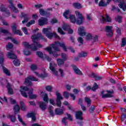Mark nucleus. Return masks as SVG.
<instances>
[{"label": "nucleus", "mask_w": 126, "mask_h": 126, "mask_svg": "<svg viewBox=\"0 0 126 126\" xmlns=\"http://www.w3.org/2000/svg\"><path fill=\"white\" fill-rule=\"evenodd\" d=\"M40 39H43V36L41 33H38L37 34H34L32 36V39L34 44L30 45L28 42H23V46L25 48L24 50V54L25 56H29L31 53L28 51V49H31L32 51H37V48H42V45L38 43V41Z\"/></svg>", "instance_id": "f257e3e1"}, {"label": "nucleus", "mask_w": 126, "mask_h": 126, "mask_svg": "<svg viewBox=\"0 0 126 126\" xmlns=\"http://www.w3.org/2000/svg\"><path fill=\"white\" fill-rule=\"evenodd\" d=\"M59 46L61 47L63 51L66 52L67 48H66L64 42H60L59 41H56L54 44H51L50 46L45 48V50L48 52L50 55H53L55 58H58V57L60 56V54H58V52H60Z\"/></svg>", "instance_id": "f03ea898"}, {"label": "nucleus", "mask_w": 126, "mask_h": 126, "mask_svg": "<svg viewBox=\"0 0 126 126\" xmlns=\"http://www.w3.org/2000/svg\"><path fill=\"white\" fill-rule=\"evenodd\" d=\"M20 92L23 97L27 98L29 96L30 99H36L37 94H33V89H29L27 87L21 86Z\"/></svg>", "instance_id": "7ed1b4c3"}, {"label": "nucleus", "mask_w": 126, "mask_h": 126, "mask_svg": "<svg viewBox=\"0 0 126 126\" xmlns=\"http://www.w3.org/2000/svg\"><path fill=\"white\" fill-rule=\"evenodd\" d=\"M49 31H52V27L43 29L42 33L45 34L48 39H53V37L56 39H60V36L56 32L50 33L49 32Z\"/></svg>", "instance_id": "20e7f679"}, {"label": "nucleus", "mask_w": 126, "mask_h": 126, "mask_svg": "<svg viewBox=\"0 0 126 126\" xmlns=\"http://www.w3.org/2000/svg\"><path fill=\"white\" fill-rule=\"evenodd\" d=\"M75 14L77 17V19L76 20V24H78V25H81V24H83L84 22V16L78 11H75Z\"/></svg>", "instance_id": "39448f33"}, {"label": "nucleus", "mask_w": 126, "mask_h": 126, "mask_svg": "<svg viewBox=\"0 0 126 126\" xmlns=\"http://www.w3.org/2000/svg\"><path fill=\"white\" fill-rule=\"evenodd\" d=\"M7 57L9 59H13V60H15L13 63L15 66H19V65H20V61H19L18 59H16L17 57L14 55V53H13V52H8L7 54Z\"/></svg>", "instance_id": "423d86ee"}, {"label": "nucleus", "mask_w": 126, "mask_h": 126, "mask_svg": "<svg viewBox=\"0 0 126 126\" xmlns=\"http://www.w3.org/2000/svg\"><path fill=\"white\" fill-rule=\"evenodd\" d=\"M31 81H39V80L34 76H29L26 78L25 80V84L27 86H32L33 84H32V82Z\"/></svg>", "instance_id": "0eeeda50"}, {"label": "nucleus", "mask_w": 126, "mask_h": 126, "mask_svg": "<svg viewBox=\"0 0 126 126\" xmlns=\"http://www.w3.org/2000/svg\"><path fill=\"white\" fill-rule=\"evenodd\" d=\"M53 11L52 8H47L46 11H45L44 9H39V13L40 15L42 16H46V17H50L51 16V12Z\"/></svg>", "instance_id": "6e6552de"}, {"label": "nucleus", "mask_w": 126, "mask_h": 126, "mask_svg": "<svg viewBox=\"0 0 126 126\" xmlns=\"http://www.w3.org/2000/svg\"><path fill=\"white\" fill-rule=\"evenodd\" d=\"M4 82H5L6 83V87L8 89V93H9V94H11V95H12V94H13V90H12V89H11V85L9 83H8L7 81L3 79V78H0V82L1 84H2H2H3Z\"/></svg>", "instance_id": "1a4fd4ad"}, {"label": "nucleus", "mask_w": 126, "mask_h": 126, "mask_svg": "<svg viewBox=\"0 0 126 126\" xmlns=\"http://www.w3.org/2000/svg\"><path fill=\"white\" fill-rule=\"evenodd\" d=\"M57 66V64H56L55 62H52L50 63L49 69L52 71V73L56 76H58L59 75V72L56 69Z\"/></svg>", "instance_id": "9d476101"}, {"label": "nucleus", "mask_w": 126, "mask_h": 126, "mask_svg": "<svg viewBox=\"0 0 126 126\" xmlns=\"http://www.w3.org/2000/svg\"><path fill=\"white\" fill-rule=\"evenodd\" d=\"M102 98H111L113 97L114 91H106L101 92Z\"/></svg>", "instance_id": "9b49d317"}, {"label": "nucleus", "mask_w": 126, "mask_h": 126, "mask_svg": "<svg viewBox=\"0 0 126 126\" xmlns=\"http://www.w3.org/2000/svg\"><path fill=\"white\" fill-rule=\"evenodd\" d=\"M56 95L57 96V99H56V103L58 107H61L62 106V101L61 100H63V97L62 96V94H60L58 91L56 93Z\"/></svg>", "instance_id": "f8f14e48"}, {"label": "nucleus", "mask_w": 126, "mask_h": 126, "mask_svg": "<svg viewBox=\"0 0 126 126\" xmlns=\"http://www.w3.org/2000/svg\"><path fill=\"white\" fill-rule=\"evenodd\" d=\"M115 2H119L118 6L120 8H121L124 11H126V3L123 1V0H114Z\"/></svg>", "instance_id": "ddd939ff"}, {"label": "nucleus", "mask_w": 126, "mask_h": 126, "mask_svg": "<svg viewBox=\"0 0 126 126\" xmlns=\"http://www.w3.org/2000/svg\"><path fill=\"white\" fill-rule=\"evenodd\" d=\"M8 1L10 3V5H9L10 9H11L12 11H13V12H15V13H18V12H19V11L18 10V9H17V8L15 7L14 4H13V3H12V0H8Z\"/></svg>", "instance_id": "4468645a"}, {"label": "nucleus", "mask_w": 126, "mask_h": 126, "mask_svg": "<svg viewBox=\"0 0 126 126\" xmlns=\"http://www.w3.org/2000/svg\"><path fill=\"white\" fill-rule=\"evenodd\" d=\"M62 28L64 31H67L69 34L73 33V30L70 29V26L67 24H64L62 26Z\"/></svg>", "instance_id": "2eb2a0df"}, {"label": "nucleus", "mask_w": 126, "mask_h": 126, "mask_svg": "<svg viewBox=\"0 0 126 126\" xmlns=\"http://www.w3.org/2000/svg\"><path fill=\"white\" fill-rule=\"evenodd\" d=\"M100 22H101V23H104V22H111V18L107 15H106L105 16H101L100 17Z\"/></svg>", "instance_id": "dca6fc26"}, {"label": "nucleus", "mask_w": 126, "mask_h": 126, "mask_svg": "<svg viewBox=\"0 0 126 126\" xmlns=\"http://www.w3.org/2000/svg\"><path fill=\"white\" fill-rule=\"evenodd\" d=\"M48 19L46 18L41 17L38 20V24L39 26H43V25L48 24Z\"/></svg>", "instance_id": "f3484780"}, {"label": "nucleus", "mask_w": 126, "mask_h": 126, "mask_svg": "<svg viewBox=\"0 0 126 126\" xmlns=\"http://www.w3.org/2000/svg\"><path fill=\"white\" fill-rule=\"evenodd\" d=\"M112 26H107L106 27V35L108 37H112L113 36V30Z\"/></svg>", "instance_id": "a211bd4d"}, {"label": "nucleus", "mask_w": 126, "mask_h": 126, "mask_svg": "<svg viewBox=\"0 0 126 126\" xmlns=\"http://www.w3.org/2000/svg\"><path fill=\"white\" fill-rule=\"evenodd\" d=\"M113 1H115L114 0H112ZM112 1V0H107V2L106 1H104V0H101L98 3L99 6H101L102 7H105L107 6V4H109L110 2Z\"/></svg>", "instance_id": "6ab92c4d"}, {"label": "nucleus", "mask_w": 126, "mask_h": 126, "mask_svg": "<svg viewBox=\"0 0 126 126\" xmlns=\"http://www.w3.org/2000/svg\"><path fill=\"white\" fill-rule=\"evenodd\" d=\"M0 10L2 12H6V17H8V16H9V15H10V13H9V11H8V10H7V9H6V8H5V6H4V5H3V4H2L0 6Z\"/></svg>", "instance_id": "aec40b11"}, {"label": "nucleus", "mask_w": 126, "mask_h": 126, "mask_svg": "<svg viewBox=\"0 0 126 126\" xmlns=\"http://www.w3.org/2000/svg\"><path fill=\"white\" fill-rule=\"evenodd\" d=\"M16 24H13V26H12L13 33L17 34V35H19L20 36H22V33L21 32V31L19 30H16Z\"/></svg>", "instance_id": "412c9836"}, {"label": "nucleus", "mask_w": 126, "mask_h": 126, "mask_svg": "<svg viewBox=\"0 0 126 126\" xmlns=\"http://www.w3.org/2000/svg\"><path fill=\"white\" fill-rule=\"evenodd\" d=\"M78 33L80 36H85V35H86L85 32V28L80 27L78 29Z\"/></svg>", "instance_id": "4be33fe9"}, {"label": "nucleus", "mask_w": 126, "mask_h": 126, "mask_svg": "<svg viewBox=\"0 0 126 126\" xmlns=\"http://www.w3.org/2000/svg\"><path fill=\"white\" fill-rule=\"evenodd\" d=\"M72 67L76 74H79V75H82L83 74L82 72L75 65H72Z\"/></svg>", "instance_id": "5701e85b"}, {"label": "nucleus", "mask_w": 126, "mask_h": 126, "mask_svg": "<svg viewBox=\"0 0 126 126\" xmlns=\"http://www.w3.org/2000/svg\"><path fill=\"white\" fill-rule=\"evenodd\" d=\"M41 98L43 99V101L48 104V103H49V97H48V94L43 92L41 93Z\"/></svg>", "instance_id": "b1692460"}, {"label": "nucleus", "mask_w": 126, "mask_h": 126, "mask_svg": "<svg viewBox=\"0 0 126 126\" xmlns=\"http://www.w3.org/2000/svg\"><path fill=\"white\" fill-rule=\"evenodd\" d=\"M34 74L36 75V76H37V77H40V78H44L46 76V72L45 71V69H43L42 70V73L39 74V73L37 72L34 71Z\"/></svg>", "instance_id": "393cba45"}, {"label": "nucleus", "mask_w": 126, "mask_h": 126, "mask_svg": "<svg viewBox=\"0 0 126 126\" xmlns=\"http://www.w3.org/2000/svg\"><path fill=\"white\" fill-rule=\"evenodd\" d=\"M35 115H36V114H35V113L31 112V113L28 114L27 117L28 118H32V122H35V121H36V117L35 116Z\"/></svg>", "instance_id": "a878e982"}, {"label": "nucleus", "mask_w": 126, "mask_h": 126, "mask_svg": "<svg viewBox=\"0 0 126 126\" xmlns=\"http://www.w3.org/2000/svg\"><path fill=\"white\" fill-rule=\"evenodd\" d=\"M89 76H90V77L94 78V79H95V80H100V79H101V78L100 77L96 75V74H95L94 73H90L89 74Z\"/></svg>", "instance_id": "bb28decb"}, {"label": "nucleus", "mask_w": 126, "mask_h": 126, "mask_svg": "<svg viewBox=\"0 0 126 126\" xmlns=\"http://www.w3.org/2000/svg\"><path fill=\"white\" fill-rule=\"evenodd\" d=\"M70 11L69 10H66L63 13V16L66 19H68L69 18V16H70Z\"/></svg>", "instance_id": "cd10ccee"}, {"label": "nucleus", "mask_w": 126, "mask_h": 126, "mask_svg": "<svg viewBox=\"0 0 126 126\" xmlns=\"http://www.w3.org/2000/svg\"><path fill=\"white\" fill-rule=\"evenodd\" d=\"M76 118L77 120H83L82 111H77L76 113Z\"/></svg>", "instance_id": "c85d7f7f"}, {"label": "nucleus", "mask_w": 126, "mask_h": 126, "mask_svg": "<svg viewBox=\"0 0 126 126\" xmlns=\"http://www.w3.org/2000/svg\"><path fill=\"white\" fill-rule=\"evenodd\" d=\"M39 107L41 110H45L47 107V103L44 102H39Z\"/></svg>", "instance_id": "c756f323"}, {"label": "nucleus", "mask_w": 126, "mask_h": 126, "mask_svg": "<svg viewBox=\"0 0 126 126\" xmlns=\"http://www.w3.org/2000/svg\"><path fill=\"white\" fill-rule=\"evenodd\" d=\"M7 118L11 120V122H15L16 120V118H15V116L13 115L8 114L7 115Z\"/></svg>", "instance_id": "7c9ffc66"}, {"label": "nucleus", "mask_w": 126, "mask_h": 126, "mask_svg": "<svg viewBox=\"0 0 126 126\" xmlns=\"http://www.w3.org/2000/svg\"><path fill=\"white\" fill-rule=\"evenodd\" d=\"M68 19H70V22L72 23H76V19H75V16L70 15Z\"/></svg>", "instance_id": "2f4dec72"}, {"label": "nucleus", "mask_w": 126, "mask_h": 126, "mask_svg": "<svg viewBox=\"0 0 126 126\" xmlns=\"http://www.w3.org/2000/svg\"><path fill=\"white\" fill-rule=\"evenodd\" d=\"M57 61L59 66H62V65H63L64 63V60H63L62 59H58Z\"/></svg>", "instance_id": "473e14b6"}, {"label": "nucleus", "mask_w": 126, "mask_h": 126, "mask_svg": "<svg viewBox=\"0 0 126 126\" xmlns=\"http://www.w3.org/2000/svg\"><path fill=\"white\" fill-rule=\"evenodd\" d=\"M63 104L65 106H67V108H68L69 110H70V111H72V110H73V109L71 107V105L68 103V102L64 101Z\"/></svg>", "instance_id": "72a5a7b5"}, {"label": "nucleus", "mask_w": 126, "mask_h": 126, "mask_svg": "<svg viewBox=\"0 0 126 126\" xmlns=\"http://www.w3.org/2000/svg\"><path fill=\"white\" fill-rule=\"evenodd\" d=\"M55 113L57 115H63V110L61 108H57L55 110Z\"/></svg>", "instance_id": "f704fd0d"}, {"label": "nucleus", "mask_w": 126, "mask_h": 126, "mask_svg": "<svg viewBox=\"0 0 126 126\" xmlns=\"http://www.w3.org/2000/svg\"><path fill=\"white\" fill-rule=\"evenodd\" d=\"M20 108L22 111H25L26 110V106H25V104L23 101H20Z\"/></svg>", "instance_id": "c9c22d12"}, {"label": "nucleus", "mask_w": 126, "mask_h": 126, "mask_svg": "<svg viewBox=\"0 0 126 126\" xmlns=\"http://www.w3.org/2000/svg\"><path fill=\"white\" fill-rule=\"evenodd\" d=\"M1 34H9L8 31L3 29L2 28H0V37Z\"/></svg>", "instance_id": "e433bc0d"}, {"label": "nucleus", "mask_w": 126, "mask_h": 126, "mask_svg": "<svg viewBox=\"0 0 126 126\" xmlns=\"http://www.w3.org/2000/svg\"><path fill=\"white\" fill-rule=\"evenodd\" d=\"M73 5L74 7H75V8H78V9L82 7V5L79 3H74L73 4Z\"/></svg>", "instance_id": "4c0bfd02"}, {"label": "nucleus", "mask_w": 126, "mask_h": 126, "mask_svg": "<svg viewBox=\"0 0 126 126\" xmlns=\"http://www.w3.org/2000/svg\"><path fill=\"white\" fill-rule=\"evenodd\" d=\"M3 71L8 76H10V72L7 69V68L3 67Z\"/></svg>", "instance_id": "58836bf2"}, {"label": "nucleus", "mask_w": 126, "mask_h": 126, "mask_svg": "<svg viewBox=\"0 0 126 126\" xmlns=\"http://www.w3.org/2000/svg\"><path fill=\"white\" fill-rule=\"evenodd\" d=\"M12 48H13V45L10 43H8L6 46V49L7 51H11V50H12Z\"/></svg>", "instance_id": "ea45409f"}, {"label": "nucleus", "mask_w": 126, "mask_h": 126, "mask_svg": "<svg viewBox=\"0 0 126 126\" xmlns=\"http://www.w3.org/2000/svg\"><path fill=\"white\" fill-rule=\"evenodd\" d=\"M82 102V99H80L79 100V103L81 105V107L82 110H83V111H86V107L85 106H84V105H83V104H81V102Z\"/></svg>", "instance_id": "a19ab883"}, {"label": "nucleus", "mask_w": 126, "mask_h": 126, "mask_svg": "<svg viewBox=\"0 0 126 126\" xmlns=\"http://www.w3.org/2000/svg\"><path fill=\"white\" fill-rule=\"evenodd\" d=\"M85 101L87 103L88 107H90V104H91V100L89 97H86L85 98Z\"/></svg>", "instance_id": "79ce46f5"}, {"label": "nucleus", "mask_w": 126, "mask_h": 126, "mask_svg": "<svg viewBox=\"0 0 126 126\" xmlns=\"http://www.w3.org/2000/svg\"><path fill=\"white\" fill-rule=\"evenodd\" d=\"M4 61V58L3 57V54H2V53H1L0 54V63L1 64H2V63H3Z\"/></svg>", "instance_id": "37998d69"}, {"label": "nucleus", "mask_w": 126, "mask_h": 126, "mask_svg": "<svg viewBox=\"0 0 126 126\" xmlns=\"http://www.w3.org/2000/svg\"><path fill=\"white\" fill-rule=\"evenodd\" d=\"M18 119L19 122L21 123L22 125H23V126H26V124H25V123L23 122V120H22V118H21V117L20 116V115H18Z\"/></svg>", "instance_id": "c03bdc74"}, {"label": "nucleus", "mask_w": 126, "mask_h": 126, "mask_svg": "<svg viewBox=\"0 0 126 126\" xmlns=\"http://www.w3.org/2000/svg\"><path fill=\"white\" fill-rule=\"evenodd\" d=\"M14 110L15 111V114H16L17 112H19V110H20V107H19V105H17L15 106L14 107Z\"/></svg>", "instance_id": "a18cd8bd"}, {"label": "nucleus", "mask_w": 126, "mask_h": 126, "mask_svg": "<svg viewBox=\"0 0 126 126\" xmlns=\"http://www.w3.org/2000/svg\"><path fill=\"white\" fill-rule=\"evenodd\" d=\"M92 38H93L92 34H91V33L86 34V39H87L88 41H89V40H91Z\"/></svg>", "instance_id": "49530a36"}, {"label": "nucleus", "mask_w": 126, "mask_h": 126, "mask_svg": "<svg viewBox=\"0 0 126 126\" xmlns=\"http://www.w3.org/2000/svg\"><path fill=\"white\" fill-rule=\"evenodd\" d=\"M45 89L46 90H47V91H48L49 92H52L53 91V87H52V86H47L45 87Z\"/></svg>", "instance_id": "de8ad7c7"}, {"label": "nucleus", "mask_w": 126, "mask_h": 126, "mask_svg": "<svg viewBox=\"0 0 126 126\" xmlns=\"http://www.w3.org/2000/svg\"><path fill=\"white\" fill-rule=\"evenodd\" d=\"M35 24V21L34 20L30 21V22H29L27 24V27H30V26H31V25H32V24Z\"/></svg>", "instance_id": "09e8293b"}, {"label": "nucleus", "mask_w": 126, "mask_h": 126, "mask_svg": "<svg viewBox=\"0 0 126 126\" xmlns=\"http://www.w3.org/2000/svg\"><path fill=\"white\" fill-rule=\"evenodd\" d=\"M22 30L23 31V32H24V34H25V35H29V33H28V30H27V28H26V27H23L22 28Z\"/></svg>", "instance_id": "8fccbe9b"}, {"label": "nucleus", "mask_w": 126, "mask_h": 126, "mask_svg": "<svg viewBox=\"0 0 126 126\" xmlns=\"http://www.w3.org/2000/svg\"><path fill=\"white\" fill-rule=\"evenodd\" d=\"M8 39H11V41L14 43V44H18V41L16 39H15L14 38H12L10 37H8L7 38H6V40H8Z\"/></svg>", "instance_id": "3c124183"}, {"label": "nucleus", "mask_w": 126, "mask_h": 126, "mask_svg": "<svg viewBox=\"0 0 126 126\" xmlns=\"http://www.w3.org/2000/svg\"><path fill=\"white\" fill-rule=\"evenodd\" d=\"M115 19L116 21H117V22H118L119 23H122V17L118 16L116 17Z\"/></svg>", "instance_id": "603ef678"}, {"label": "nucleus", "mask_w": 126, "mask_h": 126, "mask_svg": "<svg viewBox=\"0 0 126 126\" xmlns=\"http://www.w3.org/2000/svg\"><path fill=\"white\" fill-rule=\"evenodd\" d=\"M1 101H3V102H4L5 103H8L7 102V98L5 96H4L3 97L0 98V102L1 103Z\"/></svg>", "instance_id": "864d4df0"}, {"label": "nucleus", "mask_w": 126, "mask_h": 126, "mask_svg": "<svg viewBox=\"0 0 126 126\" xmlns=\"http://www.w3.org/2000/svg\"><path fill=\"white\" fill-rule=\"evenodd\" d=\"M98 89V85L96 83H94V86L92 88L93 91H95V90Z\"/></svg>", "instance_id": "5fc2aeb1"}, {"label": "nucleus", "mask_w": 126, "mask_h": 126, "mask_svg": "<svg viewBox=\"0 0 126 126\" xmlns=\"http://www.w3.org/2000/svg\"><path fill=\"white\" fill-rule=\"evenodd\" d=\"M62 56V60H63V61H66L67 59V56L64 53H62L61 54Z\"/></svg>", "instance_id": "6e6d98bb"}, {"label": "nucleus", "mask_w": 126, "mask_h": 126, "mask_svg": "<svg viewBox=\"0 0 126 126\" xmlns=\"http://www.w3.org/2000/svg\"><path fill=\"white\" fill-rule=\"evenodd\" d=\"M79 57L84 58V57H87V53L86 52H81L79 54Z\"/></svg>", "instance_id": "4d7b16f0"}, {"label": "nucleus", "mask_w": 126, "mask_h": 126, "mask_svg": "<svg viewBox=\"0 0 126 126\" xmlns=\"http://www.w3.org/2000/svg\"><path fill=\"white\" fill-rule=\"evenodd\" d=\"M31 68L32 70H36L37 69V65L35 64H32L31 66Z\"/></svg>", "instance_id": "13d9d810"}, {"label": "nucleus", "mask_w": 126, "mask_h": 126, "mask_svg": "<svg viewBox=\"0 0 126 126\" xmlns=\"http://www.w3.org/2000/svg\"><path fill=\"white\" fill-rule=\"evenodd\" d=\"M50 103L51 104V105H53V106H56L57 104H56V102H55V100L53 99L50 98L49 99Z\"/></svg>", "instance_id": "bf43d9fd"}, {"label": "nucleus", "mask_w": 126, "mask_h": 126, "mask_svg": "<svg viewBox=\"0 0 126 126\" xmlns=\"http://www.w3.org/2000/svg\"><path fill=\"white\" fill-rule=\"evenodd\" d=\"M58 31L59 33L61 34V35H64L65 34V32H64L63 31V30L61 28H59L58 29Z\"/></svg>", "instance_id": "052dcab7"}, {"label": "nucleus", "mask_w": 126, "mask_h": 126, "mask_svg": "<svg viewBox=\"0 0 126 126\" xmlns=\"http://www.w3.org/2000/svg\"><path fill=\"white\" fill-rule=\"evenodd\" d=\"M126 45V38H122V43L121 45L122 47H124Z\"/></svg>", "instance_id": "680f3d73"}, {"label": "nucleus", "mask_w": 126, "mask_h": 126, "mask_svg": "<svg viewBox=\"0 0 126 126\" xmlns=\"http://www.w3.org/2000/svg\"><path fill=\"white\" fill-rule=\"evenodd\" d=\"M63 96L65 97V98H66V99L68 98V97L69 96V94L67 92H64L63 93Z\"/></svg>", "instance_id": "e2e57ef3"}, {"label": "nucleus", "mask_w": 126, "mask_h": 126, "mask_svg": "<svg viewBox=\"0 0 126 126\" xmlns=\"http://www.w3.org/2000/svg\"><path fill=\"white\" fill-rule=\"evenodd\" d=\"M78 42H79L81 45H82V44H83V38H82L81 37H78Z\"/></svg>", "instance_id": "0e129e2a"}, {"label": "nucleus", "mask_w": 126, "mask_h": 126, "mask_svg": "<svg viewBox=\"0 0 126 126\" xmlns=\"http://www.w3.org/2000/svg\"><path fill=\"white\" fill-rule=\"evenodd\" d=\"M36 55L39 57V58H43V53L41 52L38 51L36 53Z\"/></svg>", "instance_id": "69168bd1"}, {"label": "nucleus", "mask_w": 126, "mask_h": 126, "mask_svg": "<svg viewBox=\"0 0 126 126\" xmlns=\"http://www.w3.org/2000/svg\"><path fill=\"white\" fill-rule=\"evenodd\" d=\"M116 32L118 34V35H121V33H122L121 31V29L118 28V27H116Z\"/></svg>", "instance_id": "338daca9"}, {"label": "nucleus", "mask_w": 126, "mask_h": 126, "mask_svg": "<svg viewBox=\"0 0 126 126\" xmlns=\"http://www.w3.org/2000/svg\"><path fill=\"white\" fill-rule=\"evenodd\" d=\"M87 19L88 20H92V15L88 14L87 15Z\"/></svg>", "instance_id": "774afa93"}]
</instances>
